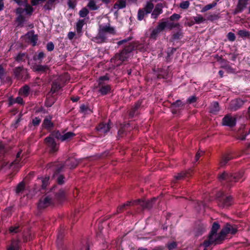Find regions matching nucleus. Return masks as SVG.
Returning <instances> with one entry per match:
<instances>
[{"instance_id": "f257e3e1", "label": "nucleus", "mask_w": 250, "mask_h": 250, "mask_svg": "<svg viewBox=\"0 0 250 250\" xmlns=\"http://www.w3.org/2000/svg\"><path fill=\"white\" fill-rule=\"evenodd\" d=\"M219 228L220 225L217 223L214 222L213 224L208 239L205 240L201 245V247L203 246L205 248L204 250H206V249L210 245L221 243L228 234H234L237 231L235 226H231L229 224H226L220 232L217 233V232Z\"/></svg>"}, {"instance_id": "f03ea898", "label": "nucleus", "mask_w": 250, "mask_h": 250, "mask_svg": "<svg viewBox=\"0 0 250 250\" xmlns=\"http://www.w3.org/2000/svg\"><path fill=\"white\" fill-rule=\"evenodd\" d=\"M242 177V173L239 172L235 174H232L230 173L224 172L219 176L220 180H226L228 183V186L231 187L232 182L238 181Z\"/></svg>"}, {"instance_id": "7ed1b4c3", "label": "nucleus", "mask_w": 250, "mask_h": 250, "mask_svg": "<svg viewBox=\"0 0 250 250\" xmlns=\"http://www.w3.org/2000/svg\"><path fill=\"white\" fill-rule=\"evenodd\" d=\"M153 8V3L151 1H147L143 8L138 10V19L142 21L146 16L152 12Z\"/></svg>"}, {"instance_id": "20e7f679", "label": "nucleus", "mask_w": 250, "mask_h": 250, "mask_svg": "<svg viewBox=\"0 0 250 250\" xmlns=\"http://www.w3.org/2000/svg\"><path fill=\"white\" fill-rule=\"evenodd\" d=\"M130 50L125 48L120 53L115 55L112 61H114L116 65H120L124 61L130 57Z\"/></svg>"}, {"instance_id": "39448f33", "label": "nucleus", "mask_w": 250, "mask_h": 250, "mask_svg": "<svg viewBox=\"0 0 250 250\" xmlns=\"http://www.w3.org/2000/svg\"><path fill=\"white\" fill-rule=\"evenodd\" d=\"M75 134L72 132H68L63 134H61L59 132H57L55 134V137L57 139L61 141H68L72 139Z\"/></svg>"}, {"instance_id": "423d86ee", "label": "nucleus", "mask_w": 250, "mask_h": 250, "mask_svg": "<svg viewBox=\"0 0 250 250\" xmlns=\"http://www.w3.org/2000/svg\"><path fill=\"white\" fill-rule=\"evenodd\" d=\"M236 119L229 115L225 116L222 120V125H223L233 127L235 125Z\"/></svg>"}, {"instance_id": "0eeeda50", "label": "nucleus", "mask_w": 250, "mask_h": 250, "mask_svg": "<svg viewBox=\"0 0 250 250\" xmlns=\"http://www.w3.org/2000/svg\"><path fill=\"white\" fill-rule=\"evenodd\" d=\"M52 202V199L48 196L42 197L39 201L38 207L40 209H43L48 207Z\"/></svg>"}, {"instance_id": "6e6552de", "label": "nucleus", "mask_w": 250, "mask_h": 250, "mask_svg": "<svg viewBox=\"0 0 250 250\" xmlns=\"http://www.w3.org/2000/svg\"><path fill=\"white\" fill-rule=\"evenodd\" d=\"M167 22L163 21L159 22L157 27L153 30L152 33H151V37L152 38H155L157 34L163 31L165 28L167 27Z\"/></svg>"}, {"instance_id": "1a4fd4ad", "label": "nucleus", "mask_w": 250, "mask_h": 250, "mask_svg": "<svg viewBox=\"0 0 250 250\" xmlns=\"http://www.w3.org/2000/svg\"><path fill=\"white\" fill-rule=\"evenodd\" d=\"M24 9H22V7H19L16 10V13L17 15L16 18V21L18 23V25H21L23 24L25 20V18L23 16Z\"/></svg>"}, {"instance_id": "9d476101", "label": "nucleus", "mask_w": 250, "mask_h": 250, "mask_svg": "<svg viewBox=\"0 0 250 250\" xmlns=\"http://www.w3.org/2000/svg\"><path fill=\"white\" fill-rule=\"evenodd\" d=\"M18 4L21 6H23L22 9H24V12H25L27 15H31L33 11V8L30 5L27 0L23 1L17 2Z\"/></svg>"}, {"instance_id": "9b49d317", "label": "nucleus", "mask_w": 250, "mask_h": 250, "mask_svg": "<svg viewBox=\"0 0 250 250\" xmlns=\"http://www.w3.org/2000/svg\"><path fill=\"white\" fill-rule=\"evenodd\" d=\"M154 200H155V198H153L150 201H145L142 200L141 199H138L137 200L133 201L132 204H139L143 208H150L152 207V202Z\"/></svg>"}, {"instance_id": "f8f14e48", "label": "nucleus", "mask_w": 250, "mask_h": 250, "mask_svg": "<svg viewBox=\"0 0 250 250\" xmlns=\"http://www.w3.org/2000/svg\"><path fill=\"white\" fill-rule=\"evenodd\" d=\"M107 35V34L104 33V32H102L99 30L98 34L96 37L93 38V41L98 43H101L105 42L106 40Z\"/></svg>"}, {"instance_id": "ddd939ff", "label": "nucleus", "mask_w": 250, "mask_h": 250, "mask_svg": "<svg viewBox=\"0 0 250 250\" xmlns=\"http://www.w3.org/2000/svg\"><path fill=\"white\" fill-rule=\"evenodd\" d=\"M45 141L47 146L50 147L51 151L53 152L57 150V145L54 139L51 137H48L45 138Z\"/></svg>"}, {"instance_id": "4468645a", "label": "nucleus", "mask_w": 250, "mask_h": 250, "mask_svg": "<svg viewBox=\"0 0 250 250\" xmlns=\"http://www.w3.org/2000/svg\"><path fill=\"white\" fill-rule=\"evenodd\" d=\"M163 12V6L161 4L156 5L154 9L151 13V17L153 19H157L158 16Z\"/></svg>"}, {"instance_id": "2eb2a0df", "label": "nucleus", "mask_w": 250, "mask_h": 250, "mask_svg": "<svg viewBox=\"0 0 250 250\" xmlns=\"http://www.w3.org/2000/svg\"><path fill=\"white\" fill-rule=\"evenodd\" d=\"M244 104V101L241 99H236L231 101L230 108L231 109L236 110L241 107Z\"/></svg>"}, {"instance_id": "dca6fc26", "label": "nucleus", "mask_w": 250, "mask_h": 250, "mask_svg": "<svg viewBox=\"0 0 250 250\" xmlns=\"http://www.w3.org/2000/svg\"><path fill=\"white\" fill-rule=\"evenodd\" d=\"M99 30L102 32H104L106 34L115 33L114 29L111 27L109 24L105 25H100Z\"/></svg>"}, {"instance_id": "f3484780", "label": "nucleus", "mask_w": 250, "mask_h": 250, "mask_svg": "<svg viewBox=\"0 0 250 250\" xmlns=\"http://www.w3.org/2000/svg\"><path fill=\"white\" fill-rule=\"evenodd\" d=\"M110 129L108 124H100L97 127V130L101 134L105 133L109 131Z\"/></svg>"}, {"instance_id": "a211bd4d", "label": "nucleus", "mask_w": 250, "mask_h": 250, "mask_svg": "<svg viewBox=\"0 0 250 250\" xmlns=\"http://www.w3.org/2000/svg\"><path fill=\"white\" fill-rule=\"evenodd\" d=\"M85 23H86V21H85V19L79 20L76 23V31L77 32V33H81L83 27L84 25V24H85Z\"/></svg>"}, {"instance_id": "6ab92c4d", "label": "nucleus", "mask_w": 250, "mask_h": 250, "mask_svg": "<svg viewBox=\"0 0 250 250\" xmlns=\"http://www.w3.org/2000/svg\"><path fill=\"white\" fill-rule=\"evenodd\" d=\"M249 0H239L237 6V9L238 11L240 12L246 7Z\"/></svg>"}, {"instance_id": "aec40b11", "label": "nucleus", "mask_w": 250, "mask_h": 250, "mask_svg": "<svg viewBox=\"0 0 250 250\" xmlns=\"http://www.w3.org/2000/svg\"><path fill=\"white\" fill-rule=\"evenodd\" d=\"M77 164V161L74 158H71L67 160L65 163V165L68 166L70 168L75 167Z\"/></svg>"}, {"instance_id": "412c9836", "label": "nucleus", "mask_w": 250, "mask_h": 250, "mask_svg": "<svg viewBox=\"0 0 250 250\" xmlns=\"http://www.w3.org/2000/svg\"><path fill=\"white\" fill-rule=\"evenodd\" d=\"M219 110V104L217 102L212 103L209 107L210 112L215 114Z\"/></svg>"}, {"instance_id": "4be33fe9", "label": "nucleus", "mask_w": 250, "mask_h": 250, "mask_svg": "<svg viewBox=\"0 0 250 250\" xmlns=\"http://www.w3.org/2000/svg\"><path fill=\"white\" fill-rule=\"evenodd\" d=\"M29 89L30 88L28 86L25 85L20 89L19 93L21 96L26 97L29 94Z\"/></svg>"}, {"instance_id": "5701e85b", "label": "nucleus", "mask_w": 250, "mask_h": 250, "mask_svg": "<svg viewBox=\"0 0 250 250\" xmlns=\"http://www.w3.org/2000/svg\"><path fill=\"white\" fill-rule=\"evenodd\" d=\"M126 6V2L123 0H119L114 5L115 9H122L125 8Z\"/></svg>"}, {"instance_id": "b1692460", "label": "nucleus", "mask_w": 250, "mask_h": 250, "mask_svg": "<svg viewBox=\"0 0 250 250\" xmlns=\"http://www.w3.org/2000/svg\"><path fill=\"white\" fill-rule=\"evenodd\" d=\"M34 69L36 71L44 72L48 69V67L46 65H38L34 67Z\"/></svg>"}, {"instance_id": "393cba45", "label": "nucleus", "mask_w": 250, "mask_h": 250, "mask_svg": "<svg viewBox=\"0 0 250 250\" xmlns=\"http://www.w3.org/2000/svg\"><path fill=\"white\" fill-rule=\"evenodd\" d=\"M88 14H89V11L85 7L83 8L79 12V16L81 18H83L86 17V16H87Z\"/></svg>"}, {"instance_id": "a878e982", "label": "nucleus", "mask_w": 250, "mask_h": 250, "mask_svg": "<svg viewBox=\"0 0 250 250\" xmlns=\"http://www.w3.org/2000/svg\"><path fill=\"white\" fill-rule=\"evenodd\" d=\"M237 34L242 38H249L250 36V32L246 30H239Z\"/></svg>"}, {"instance_id": "bb28decb", "label": "nucleus", "mask_w": 250, "mask_h": 250, "mask_svg": "<svg viewBox=\"0 0 250 250\" xmlns=\"http://www.w3.org/2000/svg\"><path fill=\"white\" fill-rule=\"evenodd\" d=\"M110 89L109 85H103L101 87L99 91L102 94L105 95L110 91Z\"/></svg>"}, {"instance_id": "cd10ccee", "label": "nucleus", "mask_w": 250, "mask_h": 250, "mask_svg": "<svg viewBox=\"0 0 250 250\" xmlns=\"http://www.w3.org/2000/svg\"><path fill=\"white\" fill-rule=\"evenodd\" d=\"M217 4V2L215 1L213 2L212 3L208 4L204 6L201 10L202 12H205L213 7H214Z\"/></svg>"}, {"instance_id": "c85d7f7f", "label": "nucleus", "mask_w": 250, "mask_h": 250, "mask_svg": "<svg viewBox=\"0 0 250 250\" xmlns=\"http://www.w3.org/2000/svg\"><path fill=\"white\" fill-rule=\"evenodd\" d=\"M131 203H132L131 202L128 201L126 203L124 204L119 206L117 208V211L118 213L122 212L124 210V209L126 207L130 206Z\"/></svg>"}, {"instance_id": "c756f323", "label": "nucleus", "mask_w": 250, "mask_h": 250, "mask_svg": "<svg viewBox=\"0 0 250 250\" xmlns=\"http://www.w3.org/2000/svg\"><path fill=\"white\" fill-rule=\"evenodd\" d=\"M19 245L17 241H12L7 250H18Z\"/></svg>"}, {"instance_id": "7c9ffc66", "label": "nucleus", "mask_w": 250, "mask_h": 250, "mask_svg": "<svg viewBox=\"0 0 250 250\" xmlns=\"http://www.w3.org/2000/svg\"><path fill=\"white\" fill-rule=\"evenodd\" d=\"M87 7L92 10H95L98 9V6L93 0H90L87 4Z\"/></svg>"}, {"instance_id": "2f4dec72", "label": "nucleus", "mask_w": 250, "mask_h": 250, "mask_svg": "<svg viewBox=\"0 0 250 250\" xmlns=\"http://www.w3.org/2000/svg\"><path fill=\"white\" fill-rule=\"evenodd\" d=\"M193 19L194 20V22L197 24L201 23L205 21V19L200 15L194 17Z\"/></svg>"}, {"instance_id": "473e14b6", "label": "nucleus", "mask_w": 250, "mask_h": 250, "mask_svg": "<svg viewBox=\"0 0 250 250\" xmlns=\"http://www.w3.org/2000/svg\"><path fill=\"white\" fill-rule=\"evenodd\" d=\"M60 88L61 86L59 84H58L57 82H54L52 85L51 92L52 93H54L60 89Z\"/></svg>"}, {"instance_id": "72a5a7b5", "label": "nucleus", "mask_w": 250, "mask_h": 250, "mask_svg": "<svg viewBox=\"0 0 250 250\" xmlns=\"http://www.w3.org/2000/svg\"><path fill=\"white\" fill-rule=\"evenodd\" d=\"M24 70L23 69L22 67H17L14 69V73L15 75L18 77L20 78L21 77V72H23Z\"/></svg>"}, {"instance_id": "f704fd0d", "label": "nucleus", "mask_w": 250, "mask_h": 250, "mask_svg": "<svg viewBox=\"0 0 250 250\" xmlns=\"http://www.w3.org/2000/svg\"><path fill=\"white\" fill-rule=\"evenodd\" d=\"M230 159L231 157L229 156L223 157L221 161L220 162V166L221 167L225 166Z\"/></svg>"}, {"instance_id": "c9c22d12", "label": "nucleus", "mask_w": 250, "mask_h": 250, "mask_svg": "<svg viewBox=\"0 0 250 250\" xmlns=\"http://www.w3.org/2000/svg\"><path fill=\"white\" fill-rule=\"evenodd\" d=\"M43 125L44 127L49 128L52 126L53 124L50 119H45L43 121Z\"/></svg>"}, {"instance_id": "e433bc0d", "label": "nucleus", "mask_w": 250, "mask_h": 250, "mask_svg": "<svg viewBox=\"0 0 250 250\" xmlns=\"http://www.w3.org/2000/svg\"><path fill=\"white\" fill-rule=\"evenodd\" d=\"M24 189V184L23 182L19 183L16 188V192L17 193H20Z\"/></svg>"}, {"instance_id": "4c0bfd02", "label": "nucleus", "mask_w": 250, "mask_h": 250, "mask_svg": "<svg viewBox=\"0 0 250 250\" xmlns=\"http://www.w3.org/2000/svg\"><path fill=\"white\" fill-rule=\"evenodd\" d=\"M53 177L54 178L57 177V180H57V182L59 184H62L63 183V182H64V181H63L64 177L62 175H58L56 173H55L53 175Z\"/></svg>"}, {"instance_id": "58836bf2", "label": "nucleus", "mask_w": 250, "mask_h": 250, "mask_svg": "<svg viewBox=\"0 0 250 250\" xmlns=\"http://www.w3.org/2000/svg\"><path fill=\"white\" fill-rule=\"evenodd\" d=\"M57 0H48L45 4L44 5V8L46 9H50L52 7L53 4Z\"/></svg>"}, {"instance_id": "ea45409f", "label": "nucleus", "mask_w": 250, "mask_h": 250, "mask_svg": "<svg viewBox=\"0 0 250 250\" xmlns=\"http://www.w3.org/2000/svg\"><path fill=\"white\" fill-rule=\"evenodd\" d=\"M44 53L42 52H40L37 55L34 57V60L35 61H39V62H41L42 59L44 57Z\"/></svg>"}, {"instance_id": "a19ab883", "label": "nucleus", "mask_w": 250, "mask_h": 250, "mask_svg": "<svg viewBox=\"0 0 250 250\" xmlns=\"http://www.w3.org/2000/svg\"><path fill=\"white\" fill-rule=\"evenodd\" d=\"M189 2L188 0L182 2L180 4V7L183 9H187L188 8Z\"/></svg>"}, {"instance_id": "79ce46f5", "label": "nucleus", "mask_w": 250, "mask_h": 250, "mask_svg": "<svg viewBox=\"0 0 250 250\" xmlns=\"http://www.w3.org/2000/svg\"><path fill=\"white\" fill-rule=\"evenodd\" d=\"M231 198L230 197H227L224 201L223 207H229L231 205Z\"/></svg>"}, {"instance_id": "37998d69", "label": "nucleus", "mask_w": 250, "mask_h": 250, "mask_svg": "<svg viewBox=\"0 0 250 250\" xmlns=\"http://www.w3.org/2000/svg\"><path fill=\"white\" fill-rule=\"evenodd\" d=\"M65 196V192L63 190L61 189L59 191V192L56 194V198L61 200Z\"/></svg>"}, {"instance_id": "c03bdc74", "label": "nucleus", "mask_w": 250, "mask_h": 250, "mask_svg": "<svg viewBox=\"0 0 250 250\" xmlns=\"http://www.w3.org/2000/svg\"><path fill=\"white\" fill-rule=\"evenodd\" d=\"M19 231V226H12L9 228V232L12 233H15Z\"/></svg>"}, {"instance_id": "a18cd8bd", "label": "nucleus", "mask_w": 250, "mask_h": 250, "mask_svg": "<svg viewBox=\"0 0 250 250\" xmlns=\"http://www.w3.org/2000/svg\"><path fill=\"white\" fill-rule=\"evenodd\" d=\"M67 4L69 8L74 9L76 5V2L72 0H68Z\"/></svg>"}, {"instance_id": "49530a36", "label": "nucleus", "mask_w": 250, "mask_h": 250, "mask_svg": "<svg viewBox=\"0 0 250 250\" xmlns=\"http://www.w3.org/2000/svg\"><path fill=\"white\" fill-rule=\"evenodd\" d=\"M167 28H168L169 29H171L173 28L178 27L179 26V23H175L174 22H167Z\"/></svg>"}, {"instance_id": "de8ad7c7", "label": "nucleus", "mask_w": 250, "mask_h": 250, "mask_svg": "<svg viewBox=\"0 0 250 250\" xmlns=\"http://www.w3.org/2000/svg\"><path fill=\"white\" fill-rule=\"evenodd\" d=\"M228 39L231 42H233L235 40V36L234 33L232 32H229L227 35Z\"/></svg>"}, {"instance_id": "09e8293b", "label": "nucleus", "mask_w": 250, "mask_h": 250, "mask_svg": "<svg viewBox=\"0 0 250 250\" xmlns=\"http://www.w3.org/2000/svg\"><path fill=\"white\" fill-rule=\"evenodd\" d=\"M167 248L169 250H173L176 249L177 247V244L175 242H171L167 244Z\"/></svg>"}, {"instance_id": "8fccbe9b", "label": "nucleus", "mask_w": 250, "mask_h": 250, "mask_svg": "<svg viewBox=\"0 0 250 250\" xmlns=\"http://www.w3.org/2000/svg\"><path fill=\"white\" fill-rule=\"evenodd\" d=\"M49 178L45 177L43 178L42 180V188H45L48 184Z\"/></svg>"}, {"instance_id": "3c124183", "label": "nucleus", "mask_w": 250, "mask_h": 250, "mask_svg": "<svg viewBox=\"0 0 250 250\" xmlns=\"http://www.w3.org/2000/svg\"><path fill=\"white\" fill-rule=\"evenodd\" d=\"M180 18L181 16L180 15L178 14H173L170 17L169 19L170 21H173L175 20H178Z\"/></svg>"}, {"instance_id": "603ef678", "label": "nucleus", "mask_w": 250, "mask_h": 250, "mask_svg": "<svg viewBox=\"0 0 250 250\" xmlns=\"http://www.w3.org/2000/svg\"><path fill=\"white\" fill-rule=\"evenodd\" d=\"M172 105L175 107H180V106H183L184 105V104L180 101V100H177L175 102H174Z\"/></svg>"}, {"instance_id": "864d4df0", "label": "nucleus", "mask_w": 250, "mask_h": 250, "mask_svg": "<svg viewBox=\"0 0 250 250\" xmlns=\"http://www.w3.org/2000/svg\"><path fill=\"white\" fill-rule=\"evenodd\" d=\"M218 18V16L215 14H210L208 16L207 19L209 21H213L217 19Z\"/></svg>"}, {"instance_id": "5fc2aeb1", "label": "nucleus", "mask_w": 250, "mask_h": 250, "mask_svg": "<svg viewBox=\"0 0 250 250\" xmlns=\"http://www.w3.org/2000/svg\"><path fill=\"white\" fill-rule=\"evenodd\" d=\"M41 121V120L40 118L36 117L32 120V124L34 125L37 126L40 124Z\"/></svg>"}, {"instance_id": "6e6d98bb", "label": "nucleus", "mask_w": 250, "mask_h": 250, "mask_svg": "<svg viewBox=\"0 0 250 250\" xmlns=\"http://www.w3.org/2000/svg\"><path fill=\"white\" fill-rule=\"evenodd\" d=\"M186 172H182L179 174H178L176 176H175V178L177 180L182 179L185 176H186Z\"/></svg>"}, {"instance_id": "4d7b16f0", "label": "nucleus", "mask_w": 250, "mask_h": 250, "mask_svg": "<svg viewBox=\"0 0 250 250\" xmlns=\"http://www.w3.org/2000/svg\"><path fill=\"white\" fill-rule=\"evenodd\" d=\"M46 48L48 51H51L54 48V44L52 42H49L47 44Z\"/></svg>"}, {"instance_id": "13d9d810", "label": "nucleus", "mask_w": 250, "mask_h": 250, "mask_svg": "<svg viewBox=\"0 0 250 250\" xmlns=\"http://www.w3.org/2000/svg\"><path fill=\"white\" fill-rule=\"evenodd\" d=\"M196 101V97L195 96H192L189 97L187 100V102L188 104H192Z\"/></svg>"}, {"instance_id": "bf43d9fd", "label": "nucleus", "mask_w": 250, "mask_h": 250, "mask_svg": "<svg viewBox=\"0 0 250 250\" xmlns=\"http://www.w3.org/2000/svg\"><path fill=\"white\" fill-rule=\"evenodd\" d=\"M25 57V55L24 53H20L16 57V60L17 61H22L23 58Z\"/></svg>"}, {"instance_id": "052dcab7", "label": "nucleus", "mask_w": 250, "mask_h": 250, "mask_svg": "<svg viewBox=\"0 0 250 250\" xmlns=\"http://www.w3.org/2000/svg\"><path fill=\"white\" fill-rule=\"evenodd\" d=\"M38 40V37L36 35H33L30 38V41L33 43V45H35Z\"/></svg>"}, {"instance_id": "680f3d73", "label": "nucleus", "mask_w": 250, "mask_h": 250, "mask_svg": "<svg viewBox=\"0 0 250 250\" xmlns=\"http://www.w3.org/2000/svg\"><path fill=\"white\" fill-rule=\"evenodd\" d=\"M45 0H32L31 2L33 6H35L38 5L40 2H43Z\"/></svg>"}, {"instance_id": "e2e57ef3", "label": "nucleus", "mask_w": 250, "mask_h": 250, "mask_svg": "<svg viewBox=\"0 0 250 250\" xmlns=\"http://www.w3.org/2000/svg\"><path fill=\"white\" fill-rule=\"evenodd\" d=\"M88 110V108L85 105L83 104L80 106V111L82 112L85 113Z\"/></svg>"}, {"instance_id": "0e129e2a", "label": "nucleus", "mask_w": 250, "mask_h": 250, "mask_svg": "<svg viewBox=\"0 0 250 250\" xmlns=\"http://www.w3.org/2000/svg\"><path fill=\"white\" fill-rule=\"evenodd\" d=\"M75 35V34L74 32H69L68 33L67 36H68V38H69V39L72 40L74 38Z\"/></svg>"}, {"instance_id": "69168bd1", "label": "nucleus", "mask_w": 250, "mask_h": 250, "mask_svg": "<svg viewBox=\"0 0 250 250\" xmlns=\"http://www.w3.org/2000/svg\"><path fill=\"white\" fill-rule=\"evenodd\" d=\"M5 71L3 67L0 65V79L4 74Z\"/></svg>"}, {"instance_id": "338daca9", "label": "nucleus", "mask_w": 250, "mask_h": 250, "mask_svg": "<svg viewBox=\"0 0 250 250\" xmlns=\"http://www.w3.org/2000/svg\"><path fill=\"white\" fill-rule=\"evenodd\" d=\"M203 152L202 151H198L195 156V159L196 161H198V160L199 159L200 157L202 155Z\"/></svg>"}, {"instance_id": "774afa93", "label": "nucleus", "mask_w": 250, "mask_h": 250, "mask_svg": "<svg viewBox=\"0 0 250 250\" xmlns=\"http://www.w3.org/2000/svg\"><path fill=\"white\" fill-rule=\"evenodd\" d=\"M15 102L18 104H22L23 102L22 99L21 97H18L16 99Z\"/></svg>"}]
</instances>
